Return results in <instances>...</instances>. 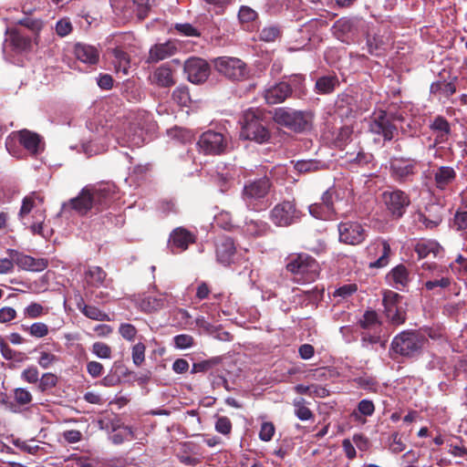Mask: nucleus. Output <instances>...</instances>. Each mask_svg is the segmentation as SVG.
Returning <instances> with one entry per match:
<instances>
[{
	"label": "nucleus",
	"mask_w": 467,
	"mask_h": 467,
	"mask_svg": "<svg viewBox=\"0 0 467 467\" xmlns=\"http://www.w3.org/2000/svg\"><path fill=\"white\" fill-rule=\"evenodd\" d=\"M173 342L177 348L185 349L192 347L194 339L191 335L181 334L173 337Z\"/></svg>",
	"instance_id": "59"
},
{
	"label": "nucleus",
	"mask_w": 467,
	"mask_h": 467,
	"mask_svg": "<svg viewBox=\"0 0 467 467\" xmlns=\"http://www.w3.org/2000/svg\"><path fill=\"white\" fill-rule=\"evenodd\" d=\"M214 428L217 432L227 435L232 431V422L229 418L225 416L217 417Z\"/></svg>",
	"instance_id": "57"
},
{
	"label": "nucleus",
	"mask_w": 467,
	"mask_h": 467,
	"mask_svg": "<svg viewBox=\"0 0 467 467\" xmlns=\"http://www.w3.org/2000/svg\"><path fill=\"white\" fill-rule=\"evenodd\" d=\"M183 69L187 75V79L193 84L203 83L210 75L209 64L200 57H190L187 59Z\"/></svg>",
	"instance_id": "18"
},
{
	"label": "nucleus",
	"mask_w": 467,
	"mask_h": 467,
	"mask_svg": "<svg viewBox=\"0 0 467 467\" xmlns=\"http://www.w3.org/2000/svg\"><path fill=\"white\" fill-rule=\"evenodd\" d=\"M195 243V235L183 227L175 228L169 236L168 248L172 254H179Z\"/></svg>",
	"instance_id": "20"
},
{
	"label": "nucleus",
	"mask_w": 467,
	"mask_h": 467,
	"mask_svg": "<svg viewBox=\"0 0 467 467\" xmlns=\"http://www.w3.org/2000/svg\"><path fill=\"white\" fill-rule=\"evenodd\" d=\"M319 168L320 162L315 160H301L295 163V169L301 173L316 171Z\"/></svg>",
	"instance_id": "44"
},
{
	"label": "nucleus",
	"mask_w": 467,
	"mask_h": 467,
	"mask_svg": "<svg viewBox=\"0 0 467 467\" xmlns=\"http://www.w3.org/2000/svg\"><path fill=\"white\" fill-rule=\"evenodd\" d=\"M359 325L364 329H369L374 326H379V321L378 319V315L375 311H366L363 315L362 319L359 320Z\"/></svg>",
	"instance_id": "48"
},
{
	"label": "nucleus",
	"mask_w": 467,
	"mask_h": 467,
	"mask_svg": "<svg viewBox=\"0 0 467 467\" xmlns=\"http://www.w3.org/2000/svg\"><path fill=\"white\" fill-rule=\"evenodd\" d=\"M215 223L227 231H232L235 228V224L233 222L232 214L229 212L223 211L215 215Z\"/></svg>",
	"instance_id": "43"
},
{
	"label": "nucleus",
	"mask_w": 467,
	"mask_h": 467,
	"mask_svg": "<svg viewBox=\"0 0 467 467\" xmlns=\"http://www.w3.org/2000/svg\"><path fill=\"white\" fill-rule=\"evenodd\" d=\"M450 268L461 275L467 276V258L458 254L454 263L450 265Z\"/></svg>",
	"instance_id": "55"
},
{
	"label": "nucleus",
	"mask_w": 467,
	"mask_h": 467,
	"mask_svg": "<svg viewBox=\"0 0 467 467\" xmlns=\"http://www.w3.org/2000/svg\"><path fill=\"white\" fill-rule=\"evenodd\" d=\"M339 86V80L335 75L320 77L317 79L315 89L318 94H330Z\"/></svg>",
	"instance_id": "34"
},
{
	"label": "nucleus",
	"mask_w": 467,
	"mask_h": 467,
	"mask_svg": "<svg viewBox=\"0 0 467 467\" xmlns=\"http://www.w3.org/2000/svg\"><path fill=\"white\" fill-rule=\"evenodd\" d=\"M67 467H94V465L88 457L72 455L67 460Z\"/></svg>",
	"instance_id": "51"
},
{
	"label": "nucleus",
	"mask_w": 467,
	"mask_h": 467,
	"mask_svg": "<svg viewBox=\"0 0 467 467\" xmlns=\"http://www.w3.org/2000/svg\"><path fill=\"white\" fill-rule=\"evenodd\" d=\"M240 136L244 140L264 143L270 139L266 114L260 109H249L243 114Z\"/></svg>",
	"instance_id": "2"
},
{
	"label": "nucleus",
	"mask_w": 467,
	"mask_h": 467,
	"mask_svg": "<svg viewBox=\"0 0 467 467\" xmlns=\"http://www.w3.org/2000/svg\"><path fill=\"white\" fill-rule=\"evenodd\" d=\"M217 169L218 171L215 177V182L220 189V192H226L234 183L236 171L227 168H223L222 171H219V167Z\"/></svg>",
	"instance_id": "35"
},
{
	"label": "nucleus",
	"mask_w": 467,
	"mask_h": 467,
	"mask_svg": "<svg viewBox=\"0 0 467 467\" xmlns=\"http://www.w3.org/2000/svg\"><path fill=\"white\" fill-rule=\"evenodd\" d=\"M383 202L387 207V210L395 219H399L403 216L407 207L410 203L409 195L401 190H393L389 192H384L382 194Z\"/></svg>",
	"instance_id": "14"
},
{
	"label": "nucleus",
	"mask_w": 467,
	"mask_h": 467,
	"mask_svg": "<svg viewBox=\"0 0 467 467\" xmlns=\"http://www.w3.org/2000/svg\"><path fill=\"white\" fill-rule=\"evenodd\" d=\"M116 186L110 182L84 187L78 195L62 204L61 213L75 211L80 215L89 211L100 212L116 199Z\"/></svg>",
	"instance_id": "1"
},
{
	"label": "nucleus",
	"mask_w": 467,
	"mask_h": 467,
	"mask_svg": "<svg viewBox=\"0 0 467 467\" xmlns=\"http://www.w3.org/2000/svg\"><path fill=\"white\" fill-rule=\"evenodd\" d=\"M113 63L117 73H122L124 76L129 74L130 67V56L120 48L113 49Z\"/></svg>",
	"instance_id": "36"
},
{
	"label": "nucleus",
	"mask_w": 467,
	"mask_h": 467,
	"mask_svg": "<svg viewBox=\"0 0 467 467\" xmlns=\"http://www.w3.org/2000/svg\"><path fill=\"white\" fill-rule=\"evenodd\" d=\"M357 105L353 97L342 94L338 96L336 101V112L341 118H348L357 111Z\"/></svg>",
	"instance_id": "30"
},
{
	"label": "nucleus",
	"mask_w": 467,
	"mask_h": 467,
	"mask_svg": "<svg viewBox=\"0 0 467 467\" xmlns=\"http://www.w3.org/2000/svg\"><path fill=\"white\" fill-rule=\"evenodd\" d=\"M269 225L261 220H245L243 232L250 236H259L266 234Z\"/></svg>",
	"instance_id": "37"
},
{
	"label": "nucleus",
	"mask_w": 467,
	"mask_h": 467,
	"mask_svg": "<svg viewBox=\"0 0 467 467\" xmlns=\"http://www.w3.org/2000/svg\"><path fill=\"white\" fill-rule=\"evenodd\" d=\"M387 279L398 290H404L410 283V273L405 265H399L388 275Z\"/></svg>",
	"instance_id": "27"
},
{
	"label": "nucleus",
	"mask_w": 467,
	"mask_h": 467,
	"mask_svg": "<svg viewBox=\"0 0 467 467\" xmlns=\"http://www.w3.org/2000/svg\"><path fill=\"white\" fill-rule=\"evenodd\" d=\"M423 342L424 337L420 334L403 331L393 338L391 349L400 356L413 357L420 351Z\"/></svg>",
	"instance_id": "7"
},
{
	"label": "nucleus",
	"mask_w": 467,
	"mask_h": 467,
	"mask_svg": "<svg viewBox=\"0 0 467 467\" xmlns=\"http://www.w3.org/2000/svg\"><path fill=\"white\" fill-rule=\"evenodd\" d=\"M308 210L309 213L313 217L320 220H330L335 214L331 211H327L326 207L323 206L321 202H316L309 205Z\"/></svg>",
	"instance_id": "42"
},
{
	"label": "nucleus",
	"mask_w": 467,
	"mask_h": 467,
	"mask_svg": "<svg viewBox=\"0 0 467 467\" xmlns=\"http://www.w3.org/2000/svg\"><path fill=\"white\" fill-rule=\"evenodd\" d=\"M197 145L205 154H220L224 151L227 141L222 133L208 130L201 135Z\"/></svg>",
	"instance_id": "17"
},
{
	"label": "nucleus",
	"mask_w": 467,
	"mask_h": 467,
	"mask_svg": "<svg viewBox=\"0 0 467 467\" xmlns=\"http://www.w3.org/2000/svg\"><path fill=\"white\" fill-rule=\"evenodd\" d=\"M272 183L267 176L247 181L242 190L241 197L250 211H258L259 202L268 194Z\"/></svg>",
	"instance_id": "4"
},
{
	"label": "nucleus",
	"mask_w": 467,
	"mask_h": 467,
	"mask_svg": "<svg viewBox=\"0 0 467 467\" xmlns=\"http://www.w3.org/2000/svg\"><path fill=\"white\" fill-rule=\"evenodd\" d=\"M295 414L300 420H308L313 418V412L306 406L303 398L295 399L293 401Z\"/></svg>",
	"instance_id": "41"
},
{
	"label": "nucleus",
	"mask_w": 467,
	"mask_h": 467,
	"mask_svg": "<svg viewBox=\"0 0 467 467\" xmlns=\"http://www.w3.org/2000/svg\"><path fill=\"white\" fill-rule=\"evenodd\" d=\"M336 196V191L332 188L327 189L321 196V203L326 207L327 211H331L336 213L334 207V201Z\"/></svg>",
	"instance_id": "52"
},
{
	"label": "nucleus",
	"mask_w": 467,
	"mask_h": 467,
	"mask_svg": "<svg viewBox=\"0 0 467 467\" xmlns=\"http://www.w3.org/2000/svg\"><path fill=\"white\" fill-rule=\"evenodd\" d=\"M395 120L402 121L403 117L379 110L371 116L368 130L375 135L381 136L384 141H390L398 133V128L394 124Z\"/></svg>",
	"instance_id": "5"
},
{
	"label": "nucleus",
	"mask_w": 467,
	"mask_h": 467,
	"mask_svg": "<svg viewBox=\"0 0 467 467\" xmlns=\"http://www.w3.org/2000/svg\"><path fill=\"white\" fill-rule=\"evenodd\" d=\"M22 379L28 383H36L39 380V372L36 367L31 366L24 369L21 374Z\"/></svg>",
	"instance_id": "64"
},
{
	"label": "nucleus",
	"mask_w": 467,
	"mask_h": 467,
	"mask_svg": "<svg viewBox=\"0 0 467 467\" xmlns=\"http://www.w3.org/2000/svg\"><path fill=\"white\" fill-rule=\"evenodd\" d=\"M430 129L436 133L435 143L445 142L448 140V135L451 133L450 123L441 116L434 118L430 124Z\"/></svg>",
	"instance_id": "29"
},
{
	"label": "nucleus",
	"mask_w": 467,
	"mask_h": 467,
	"mask_svg": "<svg viewBox=\"0 0 467 467\" xmlns=\"http://www.w3.org/2000/svg\"><path fill=\"white\" fill-rule=\"evenodd\" d=\"M286 269L293 275H300L307 283L315 281L319 275L318 263L306 254H298L290 257Z\"/></svg>",
	"instance_id": "6"
},
{
	"label": "nucleus",
	"mask_w": 467,
	"mask_h": 467,
	"mask_svg": "<svg viewBox=\"0 0 467 467\" xmlns=\"http://www.w3.org/2000/svg\"><path fill=\"white\" fill-rule=\"evenodd\" d=\"M169 136L176 139L182 142H187L190 141L192 139V133L183 128H174L168 131Z\"/></svg>",
	"instance_id": "50"
},
{
	"label": "nucleus",
	"mask_w": 467,
	"mask_h": 467,
	"mask_svg": "<svg viewBox=\"0 0 467 467\" xmlns=\"http://www.w3.org/2000/svg\"><path fill=\"white\" fill-rule=\"evenodd\" d=\"M29 334L35 337H44L48 334V327L42 322H36L32 324L29 327L26 328Z\"/></svg>",
	"instance_id": "58"
},
{
	"label": "nucleus",
	"mask_w": 467,
	"mask_h": 467,
	"mask_svg": "<svg viewBox=\"0 0 467 467\" xmlns=\"http://www.w3.org/2000/svg\"><path fill=\"white\" fill-rule=\"evenodd\" d=\"M402 296L398 293L388 290L383 295V306L387 318L394 325H401L406 320V313L400 306Z\"/></svg>",
	"instance_id": "15"
},
{
	"label": "nucleus",
	"mask_w": 467,
	"mask_h": 467,
	"mask_svg": "<svg viewBox=\"0 0 467 467\" xmlns=\"http://www.w3.org/2000/svg\"><path fill=\"white\" fill-rule=\"evenodd\" d=\"M338 240L349 245H358L367 237V231L358 222H342L337 225Z\"/></svg>",
	"instance_id": "13"
},
{
	"label": "nucleus",
	"mask_w": 467,
	"mask_h": 467,
	"mask_svg": "<svg viewBox=\"0 0 467 467\" xmlns=\"http://www.w3.org/2000/svg\"><path fill=\"white\" fill-rule=\"evenodd\" d=\"M292 94V88L287 82L281 81L265 88L264 98L267 104L275 105L284 102Z\"/></svg>",
	"instance_id": "22"
},
{
	"label": "nucleus",
	"mask_w": 467,
	"mask_h": 467,
	"mask_svg": "<svg viewBox=\"0 0 467 467\" xmlns=\"http://www.w3.org/2000/svg\"><path fill=\"white\" fill-rule=\"evenodd\" d=\"M78 309L88 318L97 321H107L109 320V316L102 312L99 308L90 305H85L83 302L78 304Z\"/></svg>",
	"instance_id": "38"
},
{
	"label": "nucleus",
	"mask_w": 467,
	"mask_h": 467,
	"mask_svg": "<svg viewBox=\"0 0 467 467\" xmlns=\"http://www.w3.org/2000/svg\"><path fill=\"white\" fill-rule=\"evenodd\" d=\"M178 50L177 45L173 41L155 44L149 51L147 58L148 63H157L173 56Z\"/></svg>",
	"instance_id": "23"
},
{
	"label": "nucleus",
	"mask_w": 467,
	"mask_h": 467,
	"mask_svg": "<svg viewBox=\"0 0 467 467\" xmlns=\"http://www.w3.org/2000/svg\"><path fill=\"white\" fill-rule=\"evenodd\" d=\"M150 81L161 88H170L175 84L172 71L167 64L161 65L153 71Z\"/></svg>",
	"instance_id": "28"
},
{
	"label": "nucleus",
	"mask_w": 467,
	"mask_h": 467,
	"mask_svg": "<svg viewBox=\"0 0 467 467\" xmlns=\"http://www.w3.org/2000/svg\"><path fill=\"white\" fill-rule=\"evenodd\" d=\"M10 41L13 47L19 51H24L31 47V39L29 36H24L18 30H13L10 33Z\"/></svg>",
	"instance_id": "40"
},
{
	"label": "nucleus",
	"mask_w": 467,
	"mask_h": 467,
	"mask_svg": "<svg viewBox=\"0 0 467 467\" xmlns=\"http://www.w3.org/2000/svg\"><path fill=\"white\" fill-rule=\"evenodd\" d=\"M213 64L221 75L231 80H244L249 75L246 64L237 57H220L213 60Z\"/></svg>",
	"instance_id": "8"
},
{
	"label": "nucleus",
	"mask_w": 467,
	"mask_h": 467,
	"mask_svg": "<svg viewBox=\"0 0 467 467\" xmlns=\"http://www.w3.org/2000/svg\"><path fill=\"white\" fill-rule=\"evenodd\" d=\"M279 36L280 29L275 26H265L259 33L260 39L265 42H274Z\"/></svg>",
	"instance_id": "47"
},
{
	"label": "nucleus",
	"mask_w": 467,
	"mask_h": 467,
	"mask_svg": "<svg viewBox=\"0 0 467 467\" xmlns=\"http://www.w3.org/2000/svg\"><path fill=\"white\" fill-rule=\"evenodd\" d=\"M38 381V389L46 391L57 385V379L53 373H45Z\"/></svg>",
	"instance_id": "56"
},
{
	"label": "nucleus",
	"mask_w": 467,
	"mask_h": 467,
	"mask_svg": "<svg viewBox=\"0 0 467 467\" xmlns=\"http://www.w3.org/2000/svg\"><path fill=\"white\" fill-rule=\"evenodd\" d=\"M430 92L433 95L441 94L449 98L456 92V86L452 82L436 81L431 85Z\"/></svg>",
	"instance_id": "39"
},
{
	"label": "nucleus",
	"mask_w": 467,
	"mask_h": 467,
	"mask_svg": "<svg viewBox=\"0 0 467 467\" xmlns=\"http://www.w3.org/2000/svg\"><path fill=\"white\" fill-rule=\"evenodd\" d=\"M367 250L369 255L376 256L378 254H379L377 260L369 263V267L380 268L389 264L391 249L387 241L382 239L376 240L367 247Z\"/></svg>",
	"instance_id": "21"
},
{
	"label": "nucleus",
	"mask_w": 467,
	"mask_h": 467,
	"mask_svg": "<svg viewBox=\"0 0 467 467\" xmlns=\"http://www.w3.org/2000/svg\"><path fill=\"white\" fill-rule=\"evenodd\" d=\"M422 178L431 182L438 191L444 192L456 181L457 172L451 166L441 165L434 168L432 171H424Z\"/></svg>",
	"instance_id": "11"
},
{
	"label": "nucleus",
	"mask_w": 467,
	"mask_h": 467,
	"mask_svg": "<svg viewBox=\"0 0 467 467\" xmlns=\"http://www.w3.org/2000/svg\"><path fill=\"white\" fill-rule=\"evenodd\" d=\"M418 161L410 158H393L389 162L391 178L400 183L411 182L417 173Z\"/></svg>",
	"instance_id": "12"
},
{
	"label": "nucleus",
	"mask_w": 467,
	"mask_h": 467,
	"mask_svg": "<svg viewBox=\"0 0 467 467\" xmlns=\"http://www.w3.org/2000/svg\"><path fill=\"white\" fill-rule=\"evenodd\" d=\"M92 352L99 358H110L111 348L103 342H95L92 345Z\"/></svg>",
	"instance_id": "54"
},
{
	"label": "nucleus",
	"mask_w": 467,
	"mask_h": 467,
	"mask_svg": "<svg viewBox=\"0 0 467 467\" xmlns=\"http://www.w3.org/2000/svg\"><path fill=\"white\" fill-rule=\"evenodd\" d=\"M74 53L79 61L89 65L97 64L99 58V51L98 48L87 44H76Z\"/></svg>",
	"instance_id": "26"
},
{
	"label": "nucleus",
	"mask_w": 467,
	"mask_h": 467,
	"mask_svg": "<svg viewBox=\"0 0 467 467\" xmlns=\"http://www.w3.org/2000/svg\"><path fill=\"white\" fill-rule=\"evenodd\" d=\"M334 35L342 41L355 30V20L348 17H341L332 27Z\"/></svg>",
	"instance_id": "33"
},
{
	"label": "nucleus",
	"mask_w": 467,
	"mask_h": 467,
	"mask_svg": "<svg viewBox=\"0 0 467 467\" xmlns=\"http://www.w3.org/2000/svg\"><path fill=\"white\" fill-rule=\"evenodd\" d=\"M390 440L391 442L389 443V450L393 453H400L406 449V445L398 432L392 433Z\"/></svg>",
	"instance_id": "62"
},
{
	"label": "nucleus",
	"mask_w": 467,
	"mask_h": 467,
	"mask_svg": "<svg viewBox=\"0 0 467 467\" xmlns=\"http://www.w3.org/2000/svg\"><path fill=\"white\" fill-rule=\"evenodd\" d=\"M418 220L426 228L433 229L437 227L442 221V218L440 214H434L433 216L427 215L425 213H419Z\"/></svg>",
	"instance_id": "49"
},
{
	"label": "nucleus",
	"mask_w": 467,
	"mask_h": 467,
	"mask_svg": "<svg viewBox=\"0 0 467 467\" xmlns=\"http://www.w3.org/2000/svg\"><path fill=\"white\" fill-rule=\"evenodd\" d=\"M367 46H368V52L371 55H374V56H379L380 55L382 40L379 39L378 36H368V38H367Z\"/></svg>",
	"instance_id": "63"
},
{
	"label": "nucleus",
	"mask_w": 467,
	"mask_h": 467,
	"mask_svg": "<svg viewBox=\"0 0 467 467\" xmlns=\"http://www.w3.org/2000/svg\"><path fill=\"white\" fill-rule=\"evenodd\" d=\"M273 119L278 125L301 132L311 127L313 114L311 111L296 110L282 107L275 109Z\"/></svg>",
	"instance_id": "3"
},
{
	"label": "nucleus",
	"mask_w": 467,
	"mask_h": 467,
	"mask_svg": "<svg viewBox=\"0 0 467 467\" xmlns=\"http://www.w3.org/2000/svg\"><path fill=\"white\" fill-rule=\"evenodd\" d=\"M13 260L18 267L27 271H43L47 266V262L45 259H36L30 255L19 254L16 251L10 253Z\"/></svg>",
	"instance_id": "24"
},
{
	"label": "nucleus",
	"mask_w": 467,
	"mask_h": 467,
	"mask_svg": "<svg viewBox=\"0 0 467 467\" xmlns=\"http://www.w3.org/2000/svg\"><path fill=\"white\" fill-rule=\"evenodd\" d=\"M110 3L114 11L126 20L137 17L141 21L150 9L149 0H110Z\"/></svg>",
	"instance_id": "9"
},
{
	"label": "nucleus",
	"mask_w": 467,
	"mask_h": 467,
	"mask_svg": "<svg viewBox=\"0 0 467 467\" xmlns=\"http://www.w3.org/2000/svg\"><path fill=\"white\" fill-rule=\"evenodd\" d=\"M172 98L175 101L182 106H186L190 102V95L188 88L178 87L172 92Z\"/></svg>",
	"instance_id": "53"
},
{
	"label": "nucleus",
	"mask_w": 467,
	"mask_h": 467,
	"mask_svg": "<svg viewBox=\"0 0 467 467\" xmlns=\"http://www.w3.org/2000/svg\"><path fill=\"white\" fill-rule=\"evenodd\" d=\"M174 303V298L168 293L144 295L137 300L138 307L145 313L157 312L165 307L173 306Z\"/></svg>",
	"instance_id": "16"
},
{
	"label": "nucleus",
	"mask_w": 467,
	"mask_h": 467,
	"mask_svg": "<svg viewBox=\"0 0 467 467\" xmlns=\"http://www.w3.org/2000/svg\"><path fill=\"white\" fill-rule=\"evenodd\" d=\"M106 272L99 266H89L85 272V282L88 286H106Z\"/></svg>",
	"instance_id": "32"
},
{
	"label": "nucleus",
	"mask_w": 467,
	"mask_h": 467,
	"mask_svg": "<svg viewBox=\"0 0 467 467\" xmlns=\"http://www.w3.org/2000/svg\"><path fill=\"white\" fill-rule=\"evenodd\" d=\"M451 279L447 276H443L441 279L429 280L425 282L424 286L428 291H432L436 287L447 288L451 285Z\"/></svg>",
	"instance_id": "61"
},
{
	"label": "nucleus",
	"mask_w": 467,
	"mask_h": 467,
	"mask_svg": "<svg viewBox=\"0 0 467 467\" xmlns=\"http://www.w3.org/2000/svg\"><path fill=\"white\" fill-rule=\"evenodd\" d=\"M301 216L302 213L297 210L295 202L290 201L275 204L269 214L272 223L280 227H286L297 223Z\"/></svg>",
	"instance_id": "10"
},
{
	"label": "nucleus",
	"mask_w": 467,
	"mask_h": 467,
	"mask_svg": "<svg viewBox=\"0 0 467 467\" xmlns=\"http://www.w3.org/2000/svg\"><path fill=\"white\" fill-rule=\"evenodd\" d=\"M235 254V246L232 238H221L216 244L217 260L223 265H229Z\"/></svg>",
	"instance_id": "25"
},
{
	"label": "nucleus",
	"mask_w": 467,
	"mask_h": 467,
	"mask_svg": "<svg viewBox=\"0 0 467 467\" xmlns=\"http://www.w3.org/2000/svg\"><path fill=\"white\" fill-rule=\"evenodd\" d=\"M14 397H15L16 401L19 405H27L32 401L31 393L24 388L16 389L14 390Z\"/></svg>",
	"instance_id": "60"
},
{
	"label": "nucleus",
	"mask_w": 467,
	"mask_h": 467,
	"mask_svg": "<svg viewBox=\"0 0 467 467\" xmlns=\"http://www.w3.org/2000/svg\"><path fill=\"white\" fill-rule=\"evenodd\" d=\"M441 250L442 247L434 240H420L414 246L419 258H425L430 254L436 257Z\"/></svg>",
	"instance_id": "31"
},
{
	"label": "nucleus",
	"mask_w": 467,
	"mask_h": 467,
	"mask_svg": "<svg viewBox=\"0 0 467 467\" xmlns=\"http://www.w3.org/2000/svg\"><path fill=\"white\" fill-rule=\"evenodd\" d=\"M13 136L32 156H36L44 151L45 142L39 134L25 129L14 132Z\"/></svg>",
	"instance_id": "19"
},
{
	"label": "nucleus",
	"mask_w": 467,
	"mask_h": 467,
	"mask_svg": "<svg viewBox=\"0 0 467 467\" xmlns=\"http://www.w3.org/2000/svg\"><path fill=\"white\" fill-rule=\"evenodd\" d=\"M110 441L116 444H121L125 440L134 439V432L131 427L123 426L122 431H119L109 437Z\"/></svg>",
	"instance_id": "46"
},
{
	"label": "nucleus",
	"mask_w": 467,
	"mask_h": 467,
	"mask_svg": "<svg viewBox=\"0 0 467 467\" xmlns=\"http://www.w3.org/2000/svg\"><path fill=\"white\" fill-rule=\"evenodd\" d=\"M375 411V405L369 400H362L358 404V411H354L352 416L356 419L358 418V413L363 416H371Z\"/></svg>",
	"instance_id": "45"
}]
</instances>
